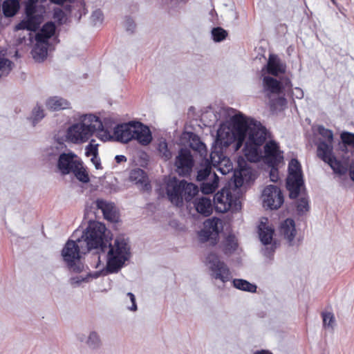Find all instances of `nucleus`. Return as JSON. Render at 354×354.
<instances>
[{
    "label": "nucleus",
    "mask_w": 354,
    "mask_h": 354,
    "mask_svg": "<svg viewBox=\"0 0 354 354\" xmlns=\"http://www.w3.org/2000/svg\"><path fill=\"white\" fill-rule=\"evenodd\" d=\"M106 226L97 221L90 222L85 232L76 241L68 240L62 251V254L67 266L75 272H81V268L75 263L81 258V254H85L92 249L100 248L104 250L106 247L104 242Z\"/></svg>",
    "instance_id": "nucleus-1"
},
{
    "label": "nucleus",
    "mask_w": 354,
    "mask_h": 354,
    "mask_svg": "<svg viewBox=\"0 0 354 354\" xmlns=\"http://www.w3.org/2000/svg\"><path fill=\"white\" fill-rule=\"evenodd\" d=\"M232 127L226 124H221L217 131L215 145L218 149L223 147H227L232 143L235 142V150H239L243 145L247 132L250 126V121L248 122L245 117L241 114L234 115L232 119Z\"/></svg>",
    "instance_id": "nucleus-2"
},
{
    "label": "nucleus",
    "mask_w": 354,
    "mask_h": 354,
    "mask_svg": "<svg viewBox=\"0 0 354 354\" xmlns=\"http://www.w3.org/2000/svg\"><path fill=\"white\" fill-rule=\"evenodd\" d=\"M247 135L243 154L250 162H260L262 159L261 147L266 140L267 130L260 122L251 120Z\"/></svg>",
    "instance_id": "nucleus-3"
},
{
    "label": "nucleus",
    "mask_w": 354,
    "mask_h": 354,
    "mask_svg": "<svg viewBox=\"0 0 354 354\" xmlns=\"http://www.w3.org/2000/svg\"><path fill=\"white\" fill-rule=\"evenodd\" d=\"M113 136L117 141L123 143L136 140L143 146L148 145L152 140L149 127L140 122H129L118 124L114 128Z\"/></svg>",
    "instance_id": "nucleus-4"
},
{
    "label": "nucleus",
    "mask_w": 354,
    "mask_h": 354,
    "mask_svg": "<svg viewBox=\"0 0 354 354\" xmlns=\"http://www.w3.org/2000/svg\"><path fill=\"white\" fill-rule=\"evenodd\" d=\"M103 124L100 118L94 115H88L84 122L73 124L67 131L66 136L73 143H83L97 131H102Z\"/></svg>",
    "instance_id": "nucleus-5"
},
{
    "label": "nucleus",
    "mask_w": 354,
    "mask_h": 354,
    "mask_svg": "<svg viewBox=\"0 0 354 354\" xmlns=\"http://www.w3.org/2000/svg\"><path fill=\"white\" fill-rule=\"evenodd\" d=\"M107 253L106 269L110 273L117 272L128 260L130 248L123 238H117L113 244H109Z\"/></svg>",
    "instance_id": "nucleus-6"
},
{
    "label": "nucleus",
    "mask_w": 354,
    "mask_h": 354,
    "mask_svg": "<svg viewBox=\"0 0 354 354\" xmlns=\"http://www.w3.org/2000/svg\"><path fill=\"white\" fill-rule=\"evenodd\" d=\"M304 184L301 167L297 159H292L288 165V176L286 187L290 192V198H297L301 187Z\"/></svg>",
    "instance_id": "nucleus-7"
},
{
    "label": "nucleus",
    "mask_w": 354,
    "mask_h": 354,
    "mask_svg": "<svg viewBox=\"0 0 354 354\" xmlns=\"http://www.w3.org/2000/svg\"><path fill=\"white\" fill-rule=\"evenodd\" d=\"M215 209L225 213L229 210L236 211L241 206L239 199L232 194L230 188L224 187L214 196Z\"/></svg>",
    "instance_id": "nucleus-8"
},
{
    "label": "nucleus",
    "mask_w": 354,
    "mask_h": 354,
    "mask_svg": "<svg viewBox=\"0 0 354 354\" xmlns=\"http://www.w3.org/2000/svg\"><path fill=\"white\" fill-rule=\"evenodd\" d=\"M333 147L330 145H326L325 141L320 142L317 146V156L324 162L328 164L334 173L339 175L345 174L347 168L344 166L340 160H338L333 153Z\"/></svg>",
    "instance_id": "nucleus-9"
},
{
    "label": "nucleus",
    "mask_w": 354,
    "mask_h": 354,
    "mask_svg": "<svg viewBox=\"0 0 354 354\" xmlns=\"http://www.w3.org/2000/svg\"><path fill=\"white\" fill-rule=\"evenodd\" d=\"M206 260L214 279H219L223 283L230 280L231 272L229 268L223 261L220 260L216 254L209 253Z\"/></svg>",
    "instance_id": "nucleus-10"
},
{
    "label": "nucleus",
    "mask_w": 354,
    "mask_h": 354,
    "mask_svg": "<svg viewBox=\"0 0 354 354\" xmlns=\"http://www.w3.org/2000/svg\"><path fill=\"white\" fill-rule=\"evenodd\" d=\"M261 160L271 167H278L283 162V152L277 142L270 140L265 144Z\"/></svg>",
    "instance_id": "nucleus-11"
},
{
    "label": "nucleus",
    "mask_w": 354,
    "mask_h": 354,
    "mask_svg": "<svg viewBox=\"0 0 354 354\" xmlns=\"http://www.w3.org/2000/svg\"><path fill=\"white\" fill-rule=\"evenodd\" d=\"M220 223V219L216 217L207 219L204 222V228L198 232L200 241L202 243L209 241L212 245L217 244L220 232L218 227Z\"/></svg>",
    "instance_id": "nucleus-12"
},
{
    "label": "nucleus",
    "mask_w": 354,
    "mask_h": 354,
    "mask_svg": "<svg viewBox=\"0 0 354 354\" xmlns=\"http://www.w3.org/2000/svg\"><path fill=\"white\" fill-rule=\"evenodd\" d=\"M238 167L234 171V183L236 188L254 180V175L250 167L243 157L239 156L237 160Z\"/></svg>",
    "instance_id": "nucleus-13"
},
{
    "label": "nucleus",
    "mask_w": 354,
    "mask_h": 354,
    "mask_svg": "<svg viewBox=\"0 0 354 354\" xmlns=\"http://www.w3.org/2000/svg\"><path fill=\"white\" fill-rule=\"evenodd\" d=\"M263 206L270 209H277L283 203V196L281 189L276 185H268L263 191Z\"/></svg>",
    "instance_id": "nucleus-14"
},
{
    "label": "nucleus",
    "mask_w": 354,
    "mask_h": 354,
    "mask_svg": "<svg viewBox=\"0 0 354 354\" xmlns=\"http://www.w3.org/2000/svg\"><path fill=\"white\" fill-rule=\"evenodd\" d=\"M174 165L176 171L180 176H189L194 167V159L189 150L180 149L175 159Z\"/></svg>",
    "instance_id": "nucleus-15"
},
{
    "label": "nucleus",
    "mask_w": 354,
    "mask_h": 354,
    "mask_svg": "<svg viewBox=\"0 0 354 354\" xmlns=\"http://www.w3.org/2000/svg\"><path fill=\"white\" fill-rule=\"evenodd\" d=\"M184 180H179L176 177L169 178L166 183V194L169 201L176 207L183 205Z\"/></svg>",
    "instance_id": "nucleus-16"
},
{
    "label": "nucleus",
    "mask_w": 354,
    "mask_h": 354,
    "mask_svg": "<svg viewBox=\"0 0 354 354\" xmlns=\"http://www.w3.org/2000/svg\"><path fill=\"white\" fill-rule=\"evenodd\" d=\"M80 158L74 153H62L59 155L57 167L62 175L73 173L80 165Z\"/></svg>",
    "instance_id": "nucleus-17"
},
{
    "label": "nucleus",
    "mask_w": 354,
    "mask_h": 354,
    "mask_svg": "<svg viewBox=\"0 0 354 354\" xmlns=\"http://www.w3.org/2000/svg\"><path fill=\"white\" fill-rule=\"evenodd\" d=\"M210 161L221 174H227L233 169V165L230 159L224 156L223 150L217 147H212L210 153Z\"/></svg>",
    "instance_id": "nucleus-18"
},
{
    "label": "nucleus",
    "mask_w": 354,
    "mask_h": 354,
    "mask_svg": "<svg viewBox=\"0 0 354 354\" xmlns=\"http://www.w3.org/2000/svg\"><path fill=\"white\" fill-rule=\"evenodd\" d=\"M283 84L276 78L265 75L262 79V93L265 97L272 100L273 97H276L283 93Z\"/></svg>",
    "instance_id": "nucleus-19"
},
{
    "label": "nucleus",
    "mask_w": 354,
    "mask_h": 354,
    "mask_svg": "<svg viewBox=\"0 0 354 354\" xmlns=\"http://www.w3.org/2000/svg\"><path fill=\"white\" fill-rule=\"evenodd\" d=\"M266 68L267 73L274 77L284 74L286 71V64L282 63L278 56L274 54L270 55Z\"/></svg>",
    "instance_id": "nucleus-20"
},
{
    "label": "nucleus",
    "mask_w": 354,
    "mask_h": 354,
    "mask_svg": "<svg viewBox=\"0 0 354 354\" xmlns=\"http://www.w3.org/2000/svg\"><path fill=\"white\" fill-rule=\"evenodd\" d=\"M95 203L97 209L102 210L105 219L111 222L118 221V214L113 203L103 199H97Z\"/></svg>",
    "instance_id": "nucleus-21"
},
{
    "label": "nucleus",
    "mask_w": 354,
    "mask_h": 354,
    "mask_svg": "<svg viewBox=\"0 0 354 354\" xmlns=\"http://www.w3.org/2000/svg\"><path fill=\"white\" fill-rule=\"evenodd\" d=\"M280 234L288 241L290 245H293L296 235L295 223L293 219L287 218L280 225Z\"/></svg>",
    "instance_id": "nucleus-22"
},
{
    "label": "nucleus",
    "mask_w": 354,
    "mask_h": 354,
    "mask_svg": "<svg viewBox=\"0 0 354 354\" xmlns=\"http://www.w3.org/2000/svg\"><path fill=\"white\" fill-rule=\"evenodd\" d=\"M42 18L40 15L26 17L15 26V30H28L30 31L37 30L41 23Z\"/></svg>",
    "instance_id": "nucleus-23"
},
{
    "label": "nucleus",
    "mask_w": 354,
    "mask_h": 354,
    "mask_svg": "<svg viewBox=\"0 0 354 354\" xmlns=\"http://www.w3.org/2000/svg\"><path fill=\"white\" fill-rule=\"evenodd\" d=\"M55 30L56 26L53 22L46 23L35 37L37 42L47 44L48 39L54 35Z\"/></svg>",
    "instance_id": "nucleus-24"
},
{
    "label": "nucleus",
    "mask_w": 354,
    "mask_h": 354,
    "mask_svg": "<svg viewBox=\"0 0 354 354\" xmlns=\"http://www.w3.org/2000/svg\"><path fill=\"white\" fill-rule=\"evenodd\" d=\"M194 206L196 211L205 216H208L212 213V204L207 197H201L196 200Z\"/></svg>",
    "instance_id": "nucleus-25"
},
{
    "label": "nucleus",
    "mask_w": 354,
    "mask_h": 354,
    "mask_svg": "<svg viewBox=\"0 0 354 354\" xmlns=\"http://www.w3.org/2000/svg\"><path fill=\"white\" fill-rule=\"evenodd\" d=\"M189 140V147L200 153L201 156L207 155V147L205 145L201 140L199 136L193 132L188 133Z\"/></svg>",
    "instance_id": "nucleus-26"
},
{
    "label": "nucleus",
    "mask_w": 354,
    "mask_h": 354,
    "mask_svg": "<svg viewBox=\"0 0 354 354\" xmlns=\"http://www.w3.org/2000/svg\"><path fill=\"white\" fill-rule=\"evenodd\" d=\"M219 178L215 172H213L212 178L203 181L201 185V190L204 194L214 193L218 186Z\"/></svg>",
    "instance_id": "nucleus-27"
},
{
    "label": "nucleus",
    "mask_w": 354,
    "mask_h": 354,
    "mask_svg": "<svg viewBox=\"0 0 354 354\" xmlns=\"http://www.w3.org/2000/svg\"><path fill=\"white\" fill-rule=\"evenodd\" d=\"M259 236L261 241L264 245L270 244L272 240L274 230L266 223L261 221L259 225Z\"/></svg>",
    "instance_id": "nucleus-28"
},
{
    "label": "nucleus",
    "mask_w": 354,
    "mask_h": 354,
    "mask_svg": "<svg viewBox=\"0 0 354 354\" xmlns=\"http://www.w3.org/2000/svg\"><path fill=\"white\" fill-rule=\"evenodd\" d=\"M19 0H6L2 4L3 15L7 17L15 16L19 10Z\"/></svg>",
    "instance_id": "nucleus-29"
},
{
    "label": "nucleus",
    "mask_w": 354,
    "mask_h": 354,
    "mask_svg": "<svg viewBox=\"0 0 354 354\" xmlns=\"http://www.w3.org/2000/svg\"><path fill=\"white\" fill-rule=\"evenodd\" d=\"M70 103L62 97H53L46 102V107L51 111H59L69 107Z\"/></svg>",
    "instance_id": "nucleus-30"
},
{
    "label": "nucleus",
    "mask_w": 354,
    "mask_h": 354,
    "mask_svg": "<svg viewBox=\"0 0 354 354\" xmlns=\"http://www.w3.org/2000/svg\"><path fill=\"white\" fill-rule=\"evenodd\" d=\"M68 10L70 15L77 18L78 20L87 12L85 3L82 0L74 2L73 5L69 6Z\"/></svg>",
    "instance_id": "nucleus-31"
},
{
    "label": "nucleus",
    "mask_w": 354,
    "mask_h": 354,
    "mask_svg": "<svg viewBox=\"0 0 354 354\" xmlns=\"http://www.w3.org/2000/svg\"><path fill=\"white\" fill-rule=\"evenodd\" d=\"M129 180L136 185H144L147 187V176L145 172L141 169H135L130 172Z\"/></svg>",
    "instance_id": "nucleus-32"
},
{
    "label": "nucleus",
    "mask_w": 354,
    "mask_h": 354,
    "mask_svg": "<svg viewBox=\"0 0 354 354\" xmlns=\"http://www.w3.org/2000/svg\"><path fill=\"white\" fill-rule=\"evenodd\" d=\"M184 183L183 201L185 200L187 202H189L198 193V187L195 184L192 183H187L185 180Z\"/></svg>",
    "instance_id": "nucleus-33"
},
{
    "label": "nucleus",
    "mask_w": 354,
    "mask_h": 354,
    "mask_svg": "<svg viewBox=\"0 0 354 354\" xmlns=\"http://www.w3.org/2000/svg\"><path fill=\"white\" fill-rule=\"evenodd\" d=\"M233 286L239 290L248 291L250 292H255L257 290V286L250 283L249 281L241 279H235L232 281Z\"/></svg>",
    "instance_id": "nucleus-34"
},
{
    "label": "nucleus",
    "mask_w": 354,
    "mask_h": 354,
    "mask_svg": "<svg viewBox=\"0 0 354 354\" xmlns=\"http://www.w3.org/2000/svg\"><path fill=\"white\" fill-rule=\"evenodd\" d=\"M211 161L207 160L205 167L198 171L196 180L198 181H205L212 178L213 172H212Z\"/></svg>",
    "instance_id": "nucleus-35"
},
{
    "label": "nucleus",
    "mask_w": 354,
    "mask_h": 354,
    "mask_svg": "<svg viewBox=\"0 0 354 354\" xmlns=\"http://www.w3.org/2000/svg\"><path fill=\"white\" fill-rule=\"evenodd\" d=\"M12 62L0 54V78L7 76L12 70Z\"/></svg>",
    "instance_id": "nucleus-36"
},
{
    "label": "nucleus",
    "mask_w": 354,
    "mask_h": 354,
    "mask_svg": "<svg viewBox=\"0 0 354 354\" xmlns=\"http://www.w3.org/2000/svg\"><path fill=\"white\" fill-rule=\"evenodd\" d=\"M72 174L82 183H87L90 180L88 174L84 167L82 161L80 162V165L77 167V169H75Z\"/></svg>",
    "instance_id": "nucleus-37"
},
{
    "label": "nucleus",
    "mask_w": 354,
    "mask_h": 354,
    "mask_svg": "<svg viewBox=\"0 0 354 354\" xmlns=\"http://www.w3.org/2000/svg\"><path fill=\"white\" fill-rule=\"evenodd\" d=\"M238 243L236 237L232 235H228L225 240L224 243V252L225 253L232 252L236 250Z\"/></svg>",
    "instance_id": "nucleus-38"
},
{
    "label": "nucleus",
    "mask_w": 354,
    "mask_h": 354,
    "mask_svg": "<svg viewBox=\"0 0 354 354\" xmlns=\"http://www.w3.org/2000/svg\"><path fill=\"white\" fill-rule=\"evenodd\" d=\"M47 48L46 46H36L32 49V54L35 59L43 61L47 56Z\"/></svg>",
    "instance_id": "nucleus-39"
},
{
    "label": "nucleus",
    "mask_w": 354,
    "mask_h": 354,
    "mask_svg": "<svg viewBox=\"0 0 354 354\" xmlns=\"http://www.w3.org/2000/svg\"><path fill=\"white\" fill-rule=\"evenodd\" d=\"M212 35L214 41L216 42H220L227 37V32L223 28L221 27H216L212 29Z\"/></svg>",
    "instance_id": "nucleus-40"
},
{
    "label": "nucleus",
    "mask_w": 354,
    "mask_h": 354,
    "mask_svg": "<svg viewBox=\"0 0 354 354\" xmlns=\"http://www.w3.org/2000/svg\"><path fill=\"white\" fill-rule=\"evenodd\" d=\"M158 150L161 158L165 161L171 158V153L168 149L167 144L165 141H162L159 143Z\"/></svg>",
    "instance_id": "nucleus-41"
},
{
    "label": "nucleus",
    "mask_w": 354,
    "mask_h": 354,
    "mask_svg": "<svg viewBox=\"0 0 354 354\" xmlns=\"http://www.w3.org/2000/svg\"><path fill=\"white\" fill-rule=\"evenodd\" d=\"M318 131L320 136L326 139V145H330L333 147V133L331 130L326 129L324 127H319Z\"/></svg>",
    "instance_id": "nucleus-42"
},
{
    "label": "nucleus",
    "mask_w": 354,
    "mask_h": 354,
    "mask_svg": "<svg viewBox=\"0 0 354 354\" xmlns=\"http://www.w3.org/2000/svg\"><path fill=\"white\" fill-rule=\"evenodd\" d=\"M97 145H93L91 142L86 147V156H93L92 161L95 163L97 169L99 168V165H100L98 162H95L94 160L97 158L98 154V149Z\"/></svg>",
    "instance_id": "nucleus-43"
},
{
    "label": "nucleus",
    "mask_w": 354,
    "mask_h": 354,
    "mask_svg": "<svg viewBox=\"0 0 354 354\" xmlns=\"http://www.w3.org/2000/svg\"><path fill=\"white\" fill-rule=\"evenodd\" d=\"M340 138L345 146L354 147V133L348 131H343L340 134Z\"/></svg>",
    "instance_id": "nucleus-44"
},
{
    "label": "nucleus",
    "mask_w": 354,
    "mask_h": 354,
    "mask_svg": "<svg viewBox=\"0 0 354 354\" xmlns=\"http://www.w3.org/2000/svg\"><path fill=\"white\" fill-rule=\"evenodd\" d=\"M309 210L308 200L301 197L297 202V211L299 214H303Z\"/></svg>",
    "instance_id": "nucleus-45"
},
{
    "label": "nucleus",
    "mask_w": 354,
    "mask_h": 354,
    "mask_svg": "<svg viewBox=\"0 0 354 354\" xmlns=\"http://www.w3.org/2000/svg\"><path fill=\"white\" fill-rule=\"evenodd\" d=\"M322 316L323 318V325L324 327L333 328L335 323V317L332 313H322Z\"/></svg>",
    "instance_id": "nucleus-46"
},
{
    "label": "nucleus",
    "mask_w": 354,
    "mask_h": 354,
    "mask_svg": "<svg viewBox=\"0 0 354 354\" xmlns=\"http://www.w3.org/2000/svg\"><path fill=\"white\" fill-rule=\"evenodd\" d=\"M44 117V110L40 106H36L32 110L33 125Z\"/></svg>",
    "instance_id": "nucleus-47"
},
{
    "label": "nucleus",
    "mask_w": 354,
    "mask_h": 354,
    "mask_svg": "<svg viewBox=\"0 0 354 354\" xmlns=\"http://www.w3.org/2000/svg\"><path fill=\"white\" fill-rule=\"evenodd\" d=\"M91 21L94 25L102 24L104 19V15L100 10H95L91 15Z\"/></svg>",
    "instance_id": "nucleus-48"
},
{
    "label": "nucleus",
    "mask_w": 354,
    "mask_h": 354,
    "mask_svg": "<svg viewBox=\"0 0 354 354\" xmlns=\"http://www.w3.org/2000/svg\"><path fill=\"white\" fill-rule=\"evenodd\" d=\"M99 343H100V339H99L97 334L95 332L91 333V334L89 335L88 341H87V344L90 346L95 348V346H98Z\"/></svg>",
    "instance_id": "nucleus-49"
},
{
    "label": "nucleus",
    "mask_w": 354,
    "mask_h": 354,
    "mask_svg": "<svg viewBox=\"0 0 354 354\" xmlns=\"http://www.w3.org/2000/svg\"><path fill=\"white\" fill-rule=\"evenodd\" d=\"M35 12H36L35 6L30 4V3H28L26 7V17L37 16V15H35Z\"/></svg>",
    "instance_id": "nucleus-50"
},
{
    "label": "nucleus",
    "mask_w": 354,
    "mask_h": 354,
    "mask_svg": "<svg viewBox=\"0 0 354 354\" xmlns=\"http://www.w3.org/2000/svg\"><path fill=\"white\" fill-rule=\"evenodd\" d=\"M270 178L272 182H277L279 179L277 167H271L270 172Z\"/></svg>",
    "instance_id": "nucleus-51"
},
{
    "label": "nucleus",
    "mask_w": 354,
    "mask_h": 354,
    "mask_svg": "<svg viewBox=\"0 0 354 354\" xmlns=\"http://www.w3.org/2000/svg\"><path fill=\"white\" fill-rule=\"evenodd\" d=\"M127 296L129 297L131 303H132V305L131 307H129V310H137V306H136V297H135V295L131 293V292H128L127 293Z\"/></svg>",
    "instance_id": "nucleus-52"
},
{
    "label": "nucleus",
    "mask_w": 354,
    "mask_h": 354,
    "mask_svg": "<svg viewBox=\"0 0 354 354\" xmlns=\"http://www.w3.org/2000/svg\"><path fill=\"white\" fill-rule=\"evenodd\" d=\"M64 17V13L63 12V10H62L61 9H59L58 10H55V13H54V17L55 18H58L59 19H62V18H63Z\"/></svg>",
    "instance_id": "nucleus-53"
},
{
    "label": "nucleus",
    "mask_w": 354,
    "mask_h": 354,
    "mask_svg": "<svg viewBox=\"0 0 354 354\" xmlns=\"http://www.w3.org/2000/svg\"><path fill=\"white\" fill-rule=\"evenodd\" d=\"M349 174L351 178L354 181V162H351L349 167Z\"/></svg>",
    "instance_id": "nucleus-54"
},
{
    "label": "nucleus",
    "mask_w": 354,
    "mask_h": 354,
    "mask_svg": "<svg viewBox=\"0 0 354 354\" xmlns=\"http://www.w3.org/2000/svg\"><path fill=\"white\" fill-rule=\"evenodd\" d=\"M97 131L99 133V135H97V137H99V136H103L106 138V139H107L108 137H110V135H109L106 131H104V128L102 129V131Z\"/></svg>",
    "instance_id": "nucleus-55"
},
{
    "label": "nucleus",
    "mask_w": 354,
    "mask_h": 354,
    "mask_svg": "<svg viewBox=\"0 0 354 354\" xmlns=\"http://www.w3.org/2000/svg\"><path fill=\"white\" fill-rule=\"evenodd\" d=\"M50 1L52 3H56V4H59V5H62V4H63L66 1L71 2L73 0H50Z\"/></svg>",
    "instance_id": "nucleus-56"
},
{
    "label": "nucleus",
    "mask_w": 354,
    "mask_h": 354,
    "mask_svg": "<svg viewBox=\"0 0 354 354\" xmlns=\"http://www.w3.org/2000/svg\"><path fill=\"white\" fill-rule=\"evenodd\" d=\"M253 354H272V353L268 350H261V351H255Z\"/></svg>",
    "instance_id": "nucleus-57"
},
{
    "label": "nucleus",
    "mask_w": 354,
    "mask_h": 354,
    "mask_svg": "<svg viewBox=\"0 0 354 354\" xmlns=\"http://www.w3.org/2000/svg\"><path fill=\"white\" fill-rule=\"evenodd\" d=\"M115 160L118 162H120L121 161H126L127 158L124 156H116Z\"/></svg>",
    "instance_id": "nucleus-58"
},
{
    "label": "nucleus",
    "mask_w": 354,
    "mask_h": 354,
    "mask_svg": "<svg viewBox=\"0 0 354 354\" xmlns=\"http://www.w3.org/2000/svg\"><path fill=\"white\" fill-rule=\"evenodd\" d=\"M37 0H28V3H30V4H32V5H35V3H36Z\"/></svg>",
    "instance_id": "nucleus-59"
},
{
    "label": "nucleus",
    "mask_w": 354,
    "mask_h": 354,
    "mask_svg": "<svg viewBox=\"0 0 354 354\" xmlns=\"http://www.w3.org/2000/svg\"><path fill=\"white\" fill-rule=\"evenodd\" d=\"M95 257L97 258L98 262H100V256L98 254H95Z\"/></svg>",
    "instance_id": "nucleus-60"
},
{
    "label": "nucleus",
    "mask_w": 354,
    "mask_h": 354,
    "mask_svg": "<svg viewBox=\"0 0 354 354\" xmlns=\"http://www.w3.org/2000/svg\"><path fill=\"white\" fill-rule=\"evenodd\" d=\"M180 1L184 2V3H187L188 1V0H180Z\"/></svg>",
    "instance_id": "nucleus-61"
}]
</instances>
